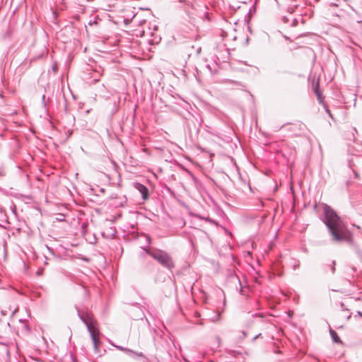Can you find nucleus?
Returning <instances> with one entry per match:
<instances>
[{
    "instance_id": "1",
    "label": "nucleus",
    "mask_w": 362,
    "mask_h": 362,
    "mask_svg": "<svg viewBox=\"0 0 362 362\" xmlns=\"http://www.w3.org/2000/svg\"><path fill=\"white\" fill-rule=\"evenodd\" d=\"M144 250V253L150 255L153 259L156 260L163 267L170 272L175 268V263L170 255L165 250L156 249L151 251L148 247H141Z\"/></svg>"
},
{
    "instance_id": "2",
    "label": "nucleus",
    "mask_w": 362,
    "mask_h": 362,
    "mask_svg": "<svg viewBox=\"0 0 362 362\" xmlns=\"http://www.w3.org/2000/svg\"><path fill=\"white\" fill-rule=\"evenodd\" d=\"M75 309L78 318L85 324L86 328L88 329V327L94 328L96 321L93 319L92 313L88 308L81 310L77 305H75Z\"/></svg>"
},
{
    "instance_id": "3",
    "label": "nucleus",
    "mask_w": 362,
    "mask_h": 362,
    "mask_svg": "<svg viewBox=\"0 0 362 362\" xmlns=\"http://www.w3.org/2000/svg\"><path fill=\"white\" fill-rule=\"evenodd\" d=\"M134 187L141 193L143 200L146 201L149 198V191L146 186L139 182H135Z\"/></svg>"
},
{
    "instance_id": "4",
    "label": "nucleus",
    "mask_w": 362,
    "mask_h": 362,
    "mask_svg": "<svg viewBox=\"0 0 362 362\" xmlns=\"http://www.w3.org/2000/svg\"><path fill=\"white\" fill-rule=\"evenodd\" d=\"M301 125H302V124L300 122L284 124L279 127V129H282V128H285V127H288L287 130L288 132H291L295 134L298 132V130L300 129Z\"/></svg>"
},
{
    "instance_id": "5",
    "label": "nucleus",
    "mask_w": 362,
    "mask_h": 362,
    "mask_svg": "<svg viewBox=\"0 0 362 362\" xmlns=\"http://www.w3.org/2000/svg\"><path fill=\"white\" fill-rule=\"evenodd\" d=\"M313 90L319 103L322 104V103H325V101L323 100L322 93L320 89L318 83L315 84V86L313 88Z\"/></svg>"
},
{
    "instance_id": "6",
    "label": "nucleus",
    "mask_w": 362,
    "mask_h": 362,
    "mask_svg": "<svg viewBox=\"0 0 362 362\" xmlns=\"http://www.w3.org/2000/svg\"><path fill=\"white\" fill-rule=\"evenodd\" d=\"M329 334L332 337V341L334 343L342 344V341H341V339L339 338V337L338 336L337 333L333 329H332L330 327H329Z\"/></svg>"
},
{
    "instance_id": "7",
    "label": "nucleus",
    "mask_w": 362,
    "mask_h": 362,
    "mask_svg": "<svg viewBox=\"0 0 362 362\" xmlns=\"http://www.w3.org/2000/svg\"><path fill=\"white\" fill-rule=\"evenodd\" d=\"M88 332H89L90 334V338H91V340L93 341V344H98L99 343V339L97 338L95 334V332H94V328L93 327H88Z\"/></svg>"
},
{
    "instance_id": "8",
    "label": "nucleus",
    "mask_w": 362,
    "mask_h": 362,
    "mask_svg": "<svg viewBox=\"0 0 362 362\" xmlns=\"http://www.w3.org/2000/svg\"><path fill=\"white\" fill-rule=\"evenodd\" d=\"M230 278L235 279L238 281V284H239V285H240L239 293H240V294H241V295H243V296H246L247 294L245 293V291L244 288H243V286H242L241 281H240V280L239 279V278L237 276V275L235 274V272H233V274H231L230 275Z\"/></svg>"
},
{
    "instance_id": "9",
    "label": "nucleus",
    "mask_w": 362,
    "mask_h": 362,
    "mask_svg": "<svg viewBox=\"0 0 362 362\" xmlns=\"http://www.w3.org/2000/svg\"><path fill=\"white\" fill-rule=\"evenodd\" d=\"M139 357L141 358L142 362H148V358L142 353L135 351V354H132V358H138Z\"/></svg>"
},
{
    "instance_id": "10",
    "label": "nucleus",
    "mask_w": 362,
    "mask_h": 362,
    "mask_svg": "<svg viewBox=\"0 0 362 362\" xmlns=\"http://www.w3.org/2000/svg\"><path fill=\"white\" fill-rule=\"evenodd\" d=\"M101 21V18L98 16H95L93 19L88 22L89 25H98L99 22Z\"/></svg>"
},
{
    "instance_id": "11",
    "label": "nucleus",
    "mask_w": 362,
    "mask_h": 362,
    "mask_svg": "<svg viewBox=\"0 0 362 362\" xmlns=\"http://www.w3.org/2000/svg\"><path fill=\"white\" fill-rule=\"evenodd\" d=\"M322 106H323V107H324V109H325V112H326L328 114V115H329V117L333 119H334V117H333V116H332V113H331L330 110H329V107H328V105L325 103H325H322Z\"/></svg>"
},
{
    "instance_id": "12",
    "label": "nucleus",
    "mask_w": 362,
    "mask_h": 362,
    "mask_svg": "<svg viewBox=\"0 0 362 362\" xmlns=\"http://www.w3.org/2000/svg\"><path fill=\"white\" fill-rule=\"evenodd\" d=\"M52 71L56 74L58 71V65L57 63L55 62L52 65Z\"/></svg>"
},
{
    "instance_id": "13",
    "label": "nucleus",
    "mask_w": 362,
    "mask_h": 362,
    "mask_svg": "<svg viewBox=\"0 0 362 362\" xmlns=\"http://www.w3.org/2000/svg\"><path fill=\"white\" fill-rule=\"evenodd\" d=\"M144 237L146 240V243L148 245H150L151 244V236L148 234H144Z\"/></svg>"
},
{
    "instance_id": "14",
    "label": "nucleus",
    "mask_w": 362,
    "mask_h": 362,
    "mask_svg": "<svg viewBox=\"0 0 362 362\" xmlns=\"http://www.w3.org/2000/svg\"><path fill=\"white\" fill-rule=\"evenodd\" d=\"M124 353L132 357V354H135V351L127 348V351Z\"/></svg>"
},
{
    "instance_id": "15",
    "label": "nucleus",
    "mask_w": 362,
    "mask_h": 362,
    "mask_svg": "<svg viewBox=\"0 0 362 362\" xmlns=\"http://www.w3.org/2000/svg\"><path fill=\"white\" fill-rule=\"evenodd\" d=\"M124 353L132 357V354H135V351L127 348V351Z\"/></svg>"
},
{
    "instance_id": "16",
    "label": "nucleus",
    "mask_w": 362,
    "mask_h": 362,
    "mask_svg": "<svg viewBox=\"0 0 362 362\" xmlns=\"http://www.w3.org/2000/svg\"><path fill=\"white\" fill-rule=\"evenodd\" d=\"M335 265H336V262L332 261V264L330 266V269H331V272L332 274H334V272H335Z\"/></svg>"
},
{
    "instance_id": "17",
    "label": "nucleus",
    "mask_w": 362,
    "mask_h": 362,
    "mask_svg": "<svg viewBox=\"0 0 362 362\" xmlns=\"http://www.w3.org/2000/svg\"><path fill=\"white\" fill-rule=\"evenodd\" d=\"M115 347H116L117 349L122 351H124L125 352L127 349V348L126 347H124V346H117V345H115L113 344H112Z\"/></svg>"
},
{
    "instance_id": "18",
    "label": "nucleus",
    "mask_w": 362,
    "mask_h": 362,
    "mask_svg": "<svg viewBox=\"0 0 362 362\" xmlns=\"http://www.w3.org/2000/svg\"><path fill=\"white\" fill-rule=\"evenodd\" d=\"M205 221H206V222H208V223H210L215 224V225H216V224H217V223H216V222L214 219H212V218H209V217H206V218H205Z\"/></svg>"
},
{
    "instance_id": "19",
    "label": "nucleus",
    "mask_w": 362,
    "mask_h": 362,
    "mask_svg": "<svg viewBox=\"0 0 362 362\" xmlns=\"http://www.w3.org/2000/svg\"><path fill=\"white\" fill-rule=\"evenodd\" d=\"M298 23V20L296 18H293L292 21V23H291V26L292 27L297 26Z\"/></svg>"
},
{
    "instance_id": "20",
    "label": "nucleus",
    "mask_w": 362,
    "mask_h": 362,
    "mask_svg": "<svg viewBox=\"0 0 362 362\" xmlns=\"http://www.w3.org/2000/svg\"><path fill=\"white\" fill-rule=\"evenodd\" d=\"M71 134H72V130H68L67 131V136H66L64 141H67L68 139L71 136Z\"/></svg>"
},
{
    "instance_id": "21",
    "label": "nucleus",
    "mask_w": 362,
    "mask_h": 362,
    "mask_svg": "<svg viewBox=\"0 0 362 362\" xmlns=\"http://www.w3.org/2000/svg\"><path fill=\"white\" fill-rule=\"evenodd\" d=\"M42 104L44 107L46 106V103H45V95H42Z\"/></svg>"
},
{
    "instance_id": "22",
    "label": "nucleus",
    "mask_w": 362,
    "mask_h": 362,
    "mask_svg": "<svg viewBox=\"0 0 362 362\" xmlns=\"http://www.w3.org/2000/svg\"><path fill=\"white\" fill-rule=\"evenodd\" d=\"M261 335H262V334H261V333H259L258 334L255 335V336L252 338V342L255 341V340H256L257 338H259Z\"/></svg>"
},
{
    "instance_id": "23",
    "label": "nucleus",
    "mask_w": 362,
    "mask_h": 362,
    "mask_svg": "<svg viewBox=\"0 0 362 362\" xmlns=\"http://www.w3.org/2000/svg\"><path fill=\"white\" fill-rule=\"evenodd\" d=\"M340 307L341 308V309H342L343 310H348L347 308H345V305H344V303H342V302H341V303H340Z\"/></svg>"
},
{
    "instance_id": "24",
    "label": "nucleus",
    "mask_w": 362,
    "mask_h": 362,
    "mask_svg": "<svg viewBox=\"0 0 362 362\" xmlns=\"http://www.w3.org/2000/svg\"><path fill=\"white\" fill-rule=\"evenodd\" d=\"M60 216H62V218H57V220L58 221H64V214H61Z\"/></svg>"
},
{
    "instance_id": "25",
    "label": "nucleus",
    "mask_w": 362,
    "mask_h": 362,
    "mask_svg": "<svg viewBox=\"0 0 362 362\" xmlns=\"http://www.w3.org/2000/svg\"><path fill=\"white\" fill-rule=\"evenodd\" d=\"M93 347L95 352L98 351V344H93Z\"/></svg>"
},
{
    "instance_id": "26",
    "label": "nucleus",
    "mask_w": 362,
    "mask_h": 362,
    "mask_svg": "<svg viewBox=\"0 0 362 362\" xmlns=\"http://www.w3.org/2000/svg\"><path fill=\"white\" fill-rule=\"evenodd\" d=\"M196 216H197L199 219H200V220H204V221H205V218H206V217L202 216H201V215H197Z\"/></svg>"
},
{
    "instance_id": "27",
    "label": "nucleus",
    "mask_w": 362,
    "mask_h": 362,
    "mask_svg": "<svg viewBox=\"0 0 362 362\" xmlns=\"http://www.w3.org/2000/svg\"><path fill=\"white\" fill-rule=\"evenodd\" d=\"M211 134L216 136H218V137H221V135L220 134H218V132H211Z\"/></svg>"
},
{
    "instance_id": "28",
    "label": "nucleus",
    "mask_w": 362,
    "mask_h": 362,
    "mask_svg": "<svg viewBox=\"0 0 362 362\" xmlns=\"http://www.w3.org/2000/svg\"><path fill=\"white\" fill-rule=\"evenodd\" d=\"M299 266H300V263L298 262L297 264L293 265V269H296L297 268L299 267Z\"/></svg>"
},
{
    "instance_id": "29",
    "label": "nucleus",
    "mask_w": 362,
    "mask_h": 362,
    "mask_svg": "<svg viewBox=\"0 0 362 362\" xmlns=\"http://www.w3.org/2000/svg\"><path fill=\"white\" fill-rule=\"evenodd\" d=\"M288 18H287L286 16H284V18H283V21H284V23H287V22H288Z\"/></svg>"
},
{
    "instance_id": "30",
    "label": "nucleus",
    "mask_w": 362,
    "mask_h": 362,
    "mask_svg": "<svg viewBox=\"0 0 362 362\" xmlns=\"http://www.w3.org/2000/svg\"><path fill=\"white\" fill-rule=\"evenodd\" d=\"M254 316H259V317H263V315L262 313H256L254 315Z\"/></svg>"
},
{
    "instance_id": "31",
    "label": "nucleus",
    "mask_w": 362,
    "mask_h": 362,
    "mask_svg": "<svg viewBox=\"0 0 362 362\" xmlns=\"http://www.w3.org/2000/svg\"><path fill=\"white\" fill-rule=\"evenodd\" d=\"M357 315H358V316H361V317H362V312H361V311H358V312H357Z\"/></svg>"
},
{
    "instance_id": "32",
    "label": "nucleus",
    "mask_w": 362,
    "mask_h": 362,
    "mask_svg": "<svg viewBox=\"0 0 362 362\" xmlns=\"http://www.w3.org/2000/svg\"><path fill=\"white\" fill-rule=\"evenodd\" d=\"M242 333L243 334V337H245L247 336V333L245 331H243Z\"/></svg>"
},
{
    "instance_id": "33",
    "label": "nucleus",
    "mask_w": 362,
    "mask_h": 362,
    "mask_svg": "<svg viewBox=\"0 0 362 362\" xmlns=\"http://www.w3.org/2000/svg\"><path fill=\"white\" fill-rule=\"evenodd\" d=\"M216 339H217V342L220 343L221 342V339L220 337H216Z\"/></svg>"
},
{
    "instance_id": "34",
    "label": "nucleus",
    "mask_w": 362,
    "mask_h": 362,
    "mask_svg": "<svg viewBox=\"0 0 362 362\" xmlns=\"http://www.w3.org/2000/svg\"><path fill=\"white\" fill-rule=\"evenodd\" d=\"M231 81V83H235V84H237V83H238V82H237V81Z\"/></svg>"
},
{
    "instance_id": "35",
    "label": "nucleus",
    "mask_w": 362,
    "mask_h": 362,
    "mask_svg": "<svg viewBox=\"0 0 362 362\" xmlns=\"http://www.w3.org/2000/svg\"><path fill=\"white\" fill-rule=\"evenodd\" d=\"M285 39L288 40L289 38L286 36H284Z\"/></svg>"
},
{
    "instance_id": "36",
    "label": "nucleus",
    "mask_w": 362,
    "mask_h": 362,
    "mask_svg": "<svg viewBox=\"0 0 362 362\" xmlns=\"http://www.w3.org/2000/svg\"><path fill=\"white\" fill-rule=\"evenodd\" d=\"M207 68H208V69H211V67H210V66H209V65H207Z\"/></svg>"
},
{
    "instance_id": "37",
    "label": "nucleus",
    "mask_w": 362,
    "mask_h": 362,
    "mask_svg": "<svg viewBox=\"0 0 362 362\" xmlns=\"http://www.w3.org/2000/svg\"><path fill=\"white\" fill-rule=\"evenodd\" d=\"M350 317H351V315H349L347 317V319L349 320Z\"/></svg>"
},
{
    "instance_id": "38",
    "label": "nucleus",
    "mask_w": 362,
    "mask_h": 362,
    "mask_svg": "<svg viewBox=\"0 0 362 362\" xmlns=\"http://www.w3.org/2000/svg\"><path fill=\"white\" fill-rule=\"evenodd\" d=\"M99 81L98 79H95V80H94V81H95V82H97V81Z\"/></svg>"
}]
</instances>
